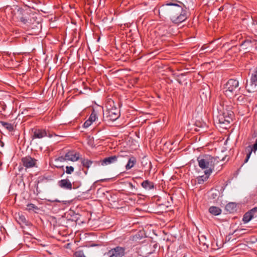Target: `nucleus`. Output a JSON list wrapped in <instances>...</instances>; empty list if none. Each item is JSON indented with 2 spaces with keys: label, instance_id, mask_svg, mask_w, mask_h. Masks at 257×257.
Here are the masks:
<instances>
[{
  "label": "nucleus",
  "instance_id": "1",
  "mask_svg": "<svg viewBox=\"0 0 257 257\" xmlns=\"http://www.w3.org/2000/svg\"><path fill=\"white\" fill-rule=\"evenodd\" d=\"M170 6L169 10L170 18L172 23L176 24H180L187 20L188 13L186 8H183L177 4L169 3L166 4Z\"/></svg>",
  "mask_w": 257,
  "mask_h": 257
},
{
  "label": "nucleus",
  "instance_id": "2",
  "mask_svg": "<svg viewBox=\"0 0 257 257\" xmlns=\"http://www.w3.org/2000/svg\"><path fill=\"white\" fill-rule=\"evenodd\" d=\"M199 167L204 171L205 175H210L214 166L218 163V158L208 154L201 155L197 157Z\"/></svg>",
  "mask_w": 257,
  "mask_h": 257
},
{
  "label": "nucleus",
  "instance_id": "3",
  "mask_svg": "<svg viewBox=\"0 0 257 257\" xmlns=\"http://www.w3.org/2000/svg\"><path fill=\"white\" fill-rule=\"evenodd\" d=\"M225 94L230 97H236L240 94L241 88L239 85V82L235 79H230L225 84Z\"/></svg>",
  "mask_w": 257,
  "mask_h": 257
},
{
  "label": "nucleus",
  "instance_id": "4",
  "mask_svg": "<svg viewBox=\"0 0 257 257\" xmlns=\"http://www.w3.org/2000/svg\"><path fill=\"white\" fill-rule=\"evenodd\" d=\"M245 88L249 93L257 91V67L251 74L249 82L246 84Z\"/></svg>",
  "mask_w": 257,
  "mask_h": 257
},
{
  "label": "nucleus",
  "instance_id": "5",
  "mask_svg": "<svg viewBox=\"0 0 257 257\" xmlns=\"http://www.w3.org/2000/svg\"><path fill=\"white\" fill-rule=\"evenodd\" d=\"M103 115H105L108 121H114L120 116V112L116 107H111L107 109Z\"/></svg>",
  "mask_w": 257,
  "mask_h": 257
},
{
  "label": "nucleus",
  "instance_id": "6",
  "mask_svg": "<svg viewBox=\"0 0 257 257\" xmlns=\"http://www.w3.org/2000/svg\"><path fill=\"white\" fill-rule=\"evenodd\" d=\"M234 117V113L231 110H223L222 114H220L219 118L220 123H229Z\"/></svg>",
  "mask_w": 257,
  "mask_h": 257
},
{
  "label": "nucleus",
  "instance_id": "7",
  "mask_svg": "<svg viewBox=\"0 0 257 257\" xmlns=\"http://www.w3.org/2000/svg\"><path fill=\"white\" fill-rule=\"evenodd\" d=\"M125 250L124 247L117 246L109 250L105 254L108 257H122L124 255Z\"/></svg>",
  "mask_w": 257,
  "mask_h": 257
},
{
  "label": "nucleus",
  "instance_id": "8",
  "mask_svg": "<svg viewBox=\"0 0 257 257\" xmlns=\"http://www.w3.org/2000/svg\"><path fill=\"white\" fill-rule=\"evenodd\" d=\"M77 183L78 184L77 186L75 185V182H74L71 183L68 178L62 179L58 182V184L60 187L67 190L77 188L78 186L80 185L79 183Z\"/></svg>",
  "mask_w": 257,
  "mask_h": 257
},
{
  "label": "nucleus",
  "instance_id": "9",
  "mask_svg": "<svg viewBox=\"0 0 257 257\" xmlns=\"http://www.w3.org/2000/svg\"><path fill=\"white\" fill-rule=\"evenodd\" d=\"M23 165L26 168H32L37 164V160L30 156L23 157L21 159Z\"/></svg>",
  "mask_w": 257,
  "mask_h": 257
},
{
  "label": "nucleus",
  "instance_id": "10",
  "mask_svg": "<svg viewBox=\"0 0 257 257\" xmlns=\"http://www.w3.org/2000/svg\"><path fill=\"white\" fill-rule=\"evenodd\" d=\"M122 156L121 155H118L117 156L114 155L105 158L101 161V164L102 166H105L114 163L118 159L122 158Z\"/></svg>",
  "mask_w": 257,
  "mask_h": 257
},
{
  "label": "nucleus",
  "instance_id": "11",
  "mask_svg": "<svg viewBox=\"0 0 257 257\" xmlns=\"http://www.w3.org/2000/svg\"><path fill=\"white\" fill-rule=\"evenodd\" d=\"M257 212V207H254L250 210L246 212L243 217L242 221L246 223L249 222L254 216L255 212Z\"/></svg>",
  "mask_w": 257,
  "mask_h": 257
},
{
  "label": "nucleus",
  "instance_id": "12",
  "mask_svg": "<svg viewBox=\"0 0 257 257\" xmlns=\"http://www.w3.org/2000/svg\"><path fill=\"white\" fill-rule=\"evenodd\" d=\"M47 136V133L45 130L36 129L32 136V139H42Z\"/></svg>",
  "mask_w": 257,
  "mask_h": 257
},
{
  "label": "nucleus",
  "instance_id": "13",
  "mask_svg": "<svg viewBox=\"0 0 257 257\" xmlns=\"http://www.w3.org/2000/svg\"><path fill=\"white\" fill-rule=\"evenodd\" d=\"M122 158L125 157L128 160L127 164L125 165L126 170H128L132 168L137 163V159L133 156H129L126 155H121Z\"/></svg>",
  "mask_w": 257,
  "mask_h": 257
},
{
  "label": "nucleus",
  "instance_id": "14",
  "mask_svg": "<svg viewBox=\"0 0 257 257\" xmlns=\"http://www.w3.org/2000/svg\"><path fill=\"white\" fill-rule=\"evenodd\" d=\"M67 161L75 162L79 160V154L74 151H69L65 154Z\"/></svg>",
  "mask_w": 257,
  "mask_h": 257
},
{
  "label": "nucleus",
  "instance_id": "15",
  "mask_svg": "<svg viewBox=\"0 0 257 257\" xmlns=\"http://www.w3.org/2000/svg\"><path fill=\"white\" fill-rule=\"evenodd\" d=\"M16 219L18 222L20 224H23L25 225H29V221L26 219V217L23 214L20 215L19 214L18 217H16Z\"/></svg>",
  "mask_w": 257,
  "mask_h": 257
},
{
  "label": "nucleus",
  "instance_id": "16",
  "mask_svg": "<svg viewBox=\"0 0 257 257\" xmlns=\"http://www.w3.org/2000/svg\"><path fill=\"white\" fill-rule=\"evenodd\" d=\"M141 185L144 189L148 190L152 189L154 187L153 182L148 180L143 181L141 183Z\"/></svg>",
  "mask_w": 257,
  "mask_h": 257
},
{
  "label": "nucleus",
  "instance_id": "17",
  "mask_svg": "<svg viewBox=\"0 0 257 257\" xmlns=\"http://www.w3.org/2000/svg\"><path fill=\"white\" fill-rule=\"evenodd\" d=\"M209 212L214 215H218L221 213V210L218 207L211 206L209 208Z\"/></svg>",
  "mask_w": 257,
  "mask_h": 257
},
{
  "label": "nucleus",
  "instance_id": "18",
  "mask_svg": "<svg viewBox=\"0 0 257 257\" xmlns=\"http://www.w3.org/2000/svg\"><path fill=\"white\" fill-rule=\"evenodd\" d=\"M0 124L9 132H12L14 130V126L11 123L1 121H0Z\"/></svg>",
  "mask_w": 257,
  "mask_h": 257
},
{
  "label": "nucleus",
  "instance_id": "19",
  "mask_svg": "<svg viewBox=\"0 0 257 257\" xmlns=\"http://www.w3.org/2000/svg\"><path fill=\"white\" fill-rule=\"evenodd\" d=\"M93 161L86 159H81V164L84 167H85L88 170L90 166L92 164Z\"/></svg>",
  "mask_w": 257,
  "mask_h": 257
},
{
  "label": "nucleus",
  "instance_id": "20",
  "mask_svg": "<svg viewBox=\"0 0 257 257\" xmlns=\"http://www.w3.org/2000/svg\"><path fill=\"white\" fill-rule=\"evenodd\" d=\"M225 209L230 213L233 212L236 210V205L234 203H229L226 205Z\"/></svg>",
  "mask_w": 257,
  "mask_h": 257
},
{
  "label": "nucleus",
  "instance_id": "21",
  "mask_svg": "<svg viewBox=\"0 0 257 257\" xmlns=\"http://www.w3.org/2000/svg\"><path fill=\"white\" fill-rule=\"evenodd\" d=\"M245 151L246 153V157L244 160V163H246L247 162L248 159H249L253 150L252 147L250 146H249L245 148Z\"/></svg>",
  "mask_w": 257,
  "mask_h": 257
},
{
  "label": "nucleus",
  "instance_id": "22",
  "mask_svg": "<svg viewBox=\"0 0 257 257\" xmlns=\"http://www.w3.org/2000/svg\"><path fill=\"white\" fill-rule=\"evenodd\" d=\"M210 175H205L197 177V179L198 183L199 184H202V183H203L204 181H206L208 179Z\"/></svg>",
  "mask_w": 257,
  "mask_h": 257
},
{
  "label": "nucleus",
  "instance_id": "23",
  "mask_svg": "<svg viewBox=\"0 0 257 257\" xmlns=\"http://www.w3.org/2000/svg\"><path fill=\"white\" fill-rule=\"evenodd\" d=\"M27 210L31 211H34L37 210L39 209L38 207L35 205L34 204L30 203L28 204L27 205Z\"/></svg>",
  "mask_w": 257,
  "mask_h": 257
},
{
  "label": "nucleus",
  "instance_id": "24",
  "mask_svg": "<svg viewBox=\"0 0 257 257\" xmlns=\"http://www.w3.org/2000/svg\"><path fill=\"white\" fill-rule=\"evenodd\" d=\"M97 118V112L94 109H93L90 115L88 118L92 122L94 121Z\"/></svg>",
  "mask_w": 257,
  "mask_h": 257
},
{
  "label": "nucleus",
  "instance_id": "25",
  "mask_svg": "<svg viewBox=\"0 0 257 257\" xmlns=\"http://www.w3.org/2000/svg\"><path fill=\"white\" fill-rule=\"evenodd\" d=\"M252 41L249 40H246L243 41L241 44V46H244L245 49H247L248 47L251 46Z\"/></svg>",
  "mask_w": 257,
  "mask_h": 257
},
{
  "label": "nucleus",
  "instance_id": "26",
  "mask_svg": "<svg viewBox=\"0 0 257 257\" xmlns=\"http://www.w3.org/2000/svg\"><path fill=\"white\" fill-rule=\"evenodd\" d=\"M74 171V168L72 166H66L65 172L67 174H71Z\"/></svg>",
  "mask_w": 257,
  "mask_h": 257
},
{
  "label": "nucleus",
  "instance_id": "27",
  "mask_svg": "<svg viewBox=\"0 0 257 257\" xmlns=\"http://www.w3.org/2000/svg\"><path fill=\"white\" fill-rule=\"evenodd\" d=\"M55 161L56 163L59 162H64L65 161H67L66 158H65V155L64 156H60L55 159Z\"/></svg>",
  "mask_w": 257,
  "mask_h": 257
},
{
  "label": "nucleus",
  "instance_id": "28",
  "mask_svg": "<svg viewBox=\"0 0 257 257\" xmlns=\"http://www.w3.org/2000/svg\"><path fill=\"white\" fill-rule=\"evenodd\" d=\"M74 257H86L82 250L76 251L74 254Z\"/></svg>",
  "mask_w": 257,
  "mask_h": 257
},
{
  "label": "nucleus",
  "instance_id": "29",
  "mask_svg": "<svg viewBox=\"0 0 257 257\" xmlns=\"http://www.w3.org/2000/svg\"><path fill=\"white\" fill-rule=\"evenodd\" d=\"M92 122L91 121V120H90L89 119H87L84 123V124L83 125V127H85V128L88 127L92 124Z\"/></svg>",
  "mask_w": 257,
  "mask_h": 257
},
{
  "label": "nucleus",
  "instance_id": "30",
  "mask_svg": "<svg viewBox=\"0 0 257 257\" xmlns=\"http://www.w3.org/2000/svg\"><path fill=\"white\" fill-rule=\"evenodd\" d=\"M245 96L242 95L239 96L237 98V100L240 102H244L245 101Z\"/></svg>",
  "mask_w": 257,
  "mask_h": 257
},
{
  "label": "nucleus",
  "instance_id": "31",
  "mask_svg": "<svg viewBox=\"0 0 257 257\" xmlns=\"http://www.w3.org/2000/svg\"><path fill=\"white\" fill-rule=\"evenodd\" d=\"M20 21L23 23L24 24H26L27 23V20L25 17L22 16L20 18Z\"/></svg>",
  "mask_w": 257,
  "mask_h": 257
},
{
  "label": "nucleus",
  "instance_id": "32",
  "mask_svg": "<svg viewBox=\"0 0 257 257\" xmlns=\"http://www.w3.org/2000/svg\"><path fill=\"white\" fill-rule=\"evenodd\" d=\"M252 148V150H253L254 152L257 150V140H256L254 144L253 145Z\"/></svg>",
  "mask_w": 257,
  "mask_h": 257
},
{
  "label": "nucleus",
  "instance_id": "33",
  "mask_svg": "<svg viewBox=\"0 0 257 257\" xmlns=\"http://www.w3.org/2000/svg\"><path fill=\"white\" fill-rule=\"evenodd\" d=\"M231 106L226 105L225 108H223V109L224 110V109H227V110H231Z\"/></svg>",
  "mask_w": 257,
  "mask_h": 257
},
{
  "label": "nucleus",
  "instance_id": "34",
  "mask_svg": "<svg viewBox=\"0 0 257 257\" xmlns=\"http://www.w3.org/2000/svg\"><path fill=\"white\" fill-rule=\"evenodd\" d=\"M128 185H129L130 187L131 188H132V189L135 188V186L131 182L129 183Z\"/></svg>",
  "mask_w": 257,
  "mask_h": 257
},
{
  "label": "nucleus",
  "instance_id": "35",
  "mask_svg": "<svg viewBox=\"0 0 257 257\" xmlns=\"http://www.w3.org/2000/svg\"><path fill=\"white\" fill-rule=\"evenodd\" d=\"M199 240L200 241V243H202L203 245H206V246H207V245L205 242L201 241L200 238H199Z\"/></svg>",
  "mask_w": 257,
  "mask_h": 257
},
{
  "label": "nucleus",
  "instance_id": "36",
  "mask_svg": "<svg viewBox=\"0 0 257 257\" xmlns=\"http://www.w3.org/2000/svg\"><path fill=\"white\" fill-rule=\"evenodd\" d=\"M56 167L59 169H63V166H60V165H57L56 166Z\"/></svg>",
  "mask_w": 257,
  "mask_h": 257
},
{
  "label": "nucleus",
  "instance_id": "37",
  "mask_svg": "<svg viewBox=\"0 0 257 257\" xmlns=\"http://www.w3.org/2000/svg\"><path fill=\"white\" fill-rule=\"evenodd\" d=\"M201 237L202 238V240H203V239L206 240V237H205L204 236L202 235V236H201Z\"/></svg>",
  "mask_w": 257,
  "mask_h": 257
},
{
  "label": "nucleus",
  "instance_id": "38",
  "mask_svg": "<svg viewBox=\"0 0 257 257\" xmlns=\"http://www.w3.org/2000/svg\"><path fill=\"white\" fill-rule=\"evenodd\" d=\"M217 196V194H214L213 193L212 194V196H213V198H215V196Z\"/></svg>",
  "mask_w": 257,
  "mask_h": 257
},
{
  "label": "nucleus",
  "instance_id": "39",
  "mask_svg": "<svg viewBox=\"0 0 257 257\" xmlns=\"http://www.w3.org/2000/svg\"><path fill=\"white\" fill-rule=\"evenodd\" d=\"M106 180H107V179H101V180H100V181H101V182H103V181H106Z\"/></svg>",
  "mask_w": 257,
  "mask_h": 257
},
{
  "label": "nucleus",
  "instance_id": "40",
  "mask_svg": "<svg viewBox=\"0 0 257 257\" xmlns=\"http://www.w3.org/2000/svg\"><path fill=\"white\" fill-rule=\"evenodd\" d=\"M183 257H187L186 255H184Z\"/></svg>",
  "mask_w": 257,
  "mask_h": 257
},
{
  "label": "nucleus",
  "instance_id": "41",
  "mask_svg": "<svg viewBox=\"0 0 257 257\" xmlns=\"http://www.w3.org/2000/svg\"><path fill=\"white\" fill-rule=\"evenodd\" d=\"M84 172H85V174H87V171H85Z\"/></svg>",
  "mask_w": 257,
  "mask_h": 257
}]
</instances>
